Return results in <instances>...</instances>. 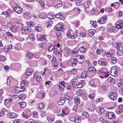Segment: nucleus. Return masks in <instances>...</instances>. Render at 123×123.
Wrapping results in <instances>:
<instances>
[{
  "label": "nucleus",
  "mask_w": 123,
  "mask_h": 123,
  "mask_svg": "<svg viewBox=\"0 0 123 123\" xmlns=\"http://www.w3.org/2000/svg\"><path fill=\"white\" fill-rule=\"evenodd\" d=\"M118 67L114 66L112 67L111 69V74L112 76L116 77L118 71Z\"/></svg>",
  "instance_id": "1"
},
{
  "label": "nucleus",
  "mask_w": 123,
  "mask_h": 123,
  "mask_svg": "<svg viewBox=\"0 0 123 123\" xmlns=\"http://www.w3.org/2000/svg\"><path fill=\"white\" fill-rule=\"evenodd\" d=\"M115 27L117 29H122L123 28V21L121 19L118 20L116 23Z\"/></svg>",
  "instance_id": "2"
},
{
  "label": "nucleus",
  "mask_w": 123,
  "mask_h": 123,
  "mask_svg": "<svg viewBox=\"0 0 123 123\" xmlns=\"http://www.w3.org/2000/svg\"><path fill=\"white\" fill-rule=\"evenodd\" d=\"M13 9L14 11L18 13H20L22 10V8L19 6L18 4L17 3L16 4V5Z\"/></svg>",
  "instance_id": "3"
},
{
  "label": "nucleus",
  "mask_w": 123,
  "mask_h": 123,
  "mask_svg": "<svg viewBox=\"0 0 123 123\" xmlns=\"http://www.w3.org/2000/svg\"><path fill=\"white\" fill-rule=\"evenodd\" d=\"M109 97L111 99L115 100L117 98V95L115 92H112L110 93Z\"/></svg>",
  "instance_id": "4"
},
{
  "label": "nucleus",
  "mask_w": 123,
  "mask_h": 123,
  "mask_svg": "<svg viewBox=\"0 0 123 123\" xmlns=\"http://www.w3.org/2000/svg\"><path fill=\"white\" fill-rule=\"evenodd\" d=\"M22 116L25 118L26 119L29 118L31 116L30 112L29 111L27 112L26 111H25L23 113Z\"/></svg>",
  "instance_id": "5"
},
{
  "label": "nucleus",
  "mask_w": 123,
  "mask_h": 123,
  "mask_svg": "<svg viewBox=\"0 0 123 123\" xmlns=\"http://www.w3.org/2000/svg\"><path fill=\"white\" fill-rule=\"evenodd\" d=\"M70 30H68L67 33V36L69 38H70L72 39H74L76 38L77 37L76 34H74L73 35H71V33L70 32Z\"/></svg>",
  "instance_id": "6"
},
{
  "label": "nucleus",
  "mask_w": 123,
  "mask_h": 123,
  "mask_svg": "<svg viewBox=\"0 0 123 123\" xmlns=\"http://www.w3.org/2000/svg\"><path fill=\"white\" fill-rule=\"evenodd\" d=\"M106 116L110 119H112L115 118L116 117L114 113L111 112H109L106 114Z\"/></svg>",
  "instance_id": "7"
},
{
  "label": "nucleus",
  "mask_w": 123,
  "mask_h": 123,
  "mask_svg": "<svg viewBox=\"0 0 123 123\" xmlns=\"http://www.w3.org/2000/svg\"><path fill=\"white\" fill-rule=\"evenodd\" d=\"M21 30H22V32H25L28 33H29L31 31V28L29 26L25 27Z\"/></svg>",
  "instance_id": "8"
},
{
  "label": "nucleus",
  "mask_w": 123,
  "mask_h": 123,
  "mask_svg": "<svg viewBox=\"0 0 123 123\" xmlns=\"http://www.w3.org/2000/svg\"><path fill=\"white\" fill-rule=\"evenodd\" d=\"M32 72V71L31 69L28 68L26 69V72L24 74L26 76V78H27L28 77V76H27L31 75Z\"/></svg>",
  "instance_id": "9"
},
{
  "label": "nucleus",
  "mask_w": 123,
  "mask_h": 123,
  "mask_svg": "<svg viewBox=\"0 0 123 123\" xmlns=\"http://www.w3.org/2000/svg\"><path fill=\"white\" fill-rule=\"evenodd\" d=\"M70 61L72 66L74 67L77 65V60L75 58H72Z\"/></svg>",
  "instance_id": "10"
},
{
  "label": "nucleus",
  "mask_w": 123,
  "mask_h": 123,
  "mask_svg": "<svg viewBox=\"0 0 123 123\" xmlns=\"http://www.w3.org/2000/svg\"><path fill=\"white\" fill-rule=\"evenodd\" d=\"M56 25L57 27L55 28L56 30L58 31H60L61 32L63 31H64V29L63 26L61 25L60 27H59L58 28V25Z\"/></svg>",
  "instance_id": "11"
},
{
  "label": "nucleus",
  "mask_w": 123,
  "mask_h": 123,
  "mask_svg": "<svg viewBox=\"0 0 123 123\" xmlns=\"http://www.w3.org/2000/svg\"><path fill=\"white\" fill-rule=\"evenodd\" d=\"M28 37L31 40L34 41L35 39L34 35L33 33L29 34L28 35Z\"/></svg>",
  "instance_id": "12"
},
{
  "label": "nucleus",
  "mask_w": 123,
  "mask_h": 123,
  "mask_svg": "<svg viewBox=\"0 0 123 123\" xmlns=\"http://www.w3.org/2000/svg\"><path fill=\"white\" fill-rule=\"evenodd\" d=\"M77 81L74 79L72 80L70 82V83L73 87H75L77 85Z\"/></svg>",
  "instance_id": "13"
},
{
  "label": "nucleus",
  "mask_w": 123,
  "mask_h": 123,
  "mask_svg": "<svg viewBox=\"0 0 123 123\" xmlns=\"http://www.w3.org/2000/svg\"><path fill=\"white\" fill-rule=\"evenodd\" d=\"M20 84L21 87H24L27 85V81L26 80H23L20 82Z\"/></svg>",
  "instance_id": "14"
},
{
  "label": "nucleus",
  "mask_w": 123,
  "mask_h": 123,
  "mask_svg": "<svg viewBox=\"0 0 123 123\" xmlns=\"http://www.w3.org/2000/svg\"><path fill=\"white\" fill-rule=\"evenodd\" d=\"M74 118V119L73 120V121H75L76 123H79L80 122L81 120H80L79 118V117H77L75 118L74 117H71L70 118L71 120L72 119Z\"/></svg>",
  "instance_id": "15"
},
{
  "label": "nucleus",
  "mask_w": 123,
  "mask_h": 123,
  "mask_svg": "<svg viewBox=\"0 0 123 123\" xmlns=\"http://www.w3.org/2000/svg\"><path fill=\"white\" fill-rule=\"evenodd\" d=\"M47 25L48 26H51L53 23L52 21L49 19H48L46 22Z\"/></svg>",
  "instance_id": "16"
},
{
  "label": "nucleus",
  "mask_w": 123,
  "mask_h": 123,
  "mask_svg": "<svg viewBox=\"0 0 123 123\" xmlns=\"http://www.w3.org/2000/svg\"><path fill=\"white\" fill-rule=\"evenodd\" d=\"M18 116V115L14 113H11L9 116V117L11 118H15Z\"/></svg>",
  "instance_id": "17"
},
{
  "label": "nucleus",
  "mask_w": 123,
  "mask_h": 123,
  "mask_svg": "<svg viewBox=\"0 0 123 123\" xmlns=\"http://www.w3.org/2000/svg\"><path fill=\"white\" fill-rule=\"evenodd\" d=\"M19 104L21 107L23 108H25L26 105V104L24 102H20Z\"/></svg>",
  "instance_id": "18"
},
{
  "label": "nucleus",
  "mask_w": 123,
  "mask_h": 123,
  "mask_svg": "<svg viewBox=\"0 0 123 123\" xmlns=\"http://www.w3.org/2000/svg\"><path fill=\"white\" fill-rule=\"evenodd\" d=\"M86 50V49L83 46L81 47L79 51L81 53L85 52Z\"/></svg>",
  "instance_id": "19"
},
{
  "label": "nucleus",
  "mask_w": 123,
  "mask_h": 123,
  "mask_svg": "<svg viewBox=\"0 0 123 123\" xmlns=\"http://www.w3.org/2000/svg\"><path fill=\"white\" fill-rule=\"evenodd\" d=\"M105 21L102 18H100L98 20V22L100 24H103L105 23Z\"/></svg>",
  "instance_id": "20"
},
{
  "label": "nucleus",
  "mask_w": 123,
  "mask_h": 123,
  "mask_svg": "<svg viewBox=\"0 0 123 123\" xmlns=\"http://www.w3.org/2000/svg\"><path fill=\"white\" fill-rule=\"evenodd\" d=\"M55 49L54 46L53 45H51L49 47L48 51L49 52H50L54 50Z\"/></svg>",
  "instance_id": "21"
},
{
  "label": "nucleus",
  "mask_w": 123,
  "mask_h": 123,
  "mask_svg": "<svg viewBox=\"0 0 123 123\" xmlns=\"http://www.w3.org/2000/svg\"><path fill=\"white\" fill-rule=\"evenodd\" d=\"M10 13V10L9 9H8L5 11H3L2 12V14L5 15H7L9 14Z\"/></svg>",
  "instance_id": "22"
},
{
  "label": "nucleus",
  "mask_w": 123,
  "mask_h": 123,
  "mask_svg": "<svg viewBox=\"0 0 123 123\" xmlns=\"http://www.w3.org/2000/svg\"><path fill=\"white\" fill-rule=\"evenodd\" d=\"M86 73V71L83 72L81 75V77L82 78H86L87 76Z\"/></svg>",
  "instance_id": "23"
},
{
  "label": "nucleus",
  "mask_w": 123,
  "mask_h": 123,
  "mask_svg": "<svg viewBox=\"0 0 123 123\" xmlns=\"http://www.w3.org/2000/svg\"><path fill=\"white\" fill-rule=\"evenodd\" d=\"M74 101L77 104H79L80 103V100L79 99V97H75L74 98Z\"/></svg>",
  "instance_id": "24"
},
{
  "label": "nucleus",
  "mask_w": 123,
  "mask_h": 123,
  "mask_svg": "<svg viewBox=\"0 0 123 123\" xmlns=\"http://www.w3.org/2000/svg\"><path fill=\"white\" fill-rule=\"evenodd\" d=\"M118 108H119V110L117 112L118 113L120 114L123 111V106L121 105H119L118 106Z\"/></svg>",
  "instance_id": "25"
},
{
  "label": "nucleus",
  "mask_w": 123,
  "mask_h": 123,
  "mask_svg": "<svg viewBox=\"0 0 123 123\" xmlns=\"http://www.w3.org/2000/svg\"><path fill=\"white\" fill-rule=\"evenodd\" d=\"M65 101L64 99H61L58 102V104L60 105H62L65 103Z\"/></svg>",
  "instance_id": "26"
},
{
  "label": "nucleus",
  "mask_w": 123,
  "mask_h": 123,
  "mask_svg": "<svg viewBox=\"0 0 123 123\" xmlns=\"http://www.w3.org/2000/svg\"><path fill=\"white\" fill-rule=\"evenodd\" d=\"M117 58L114 57H111V61L113 63H116L117 61Z\"/></svg>",
  "instance_id": "27"
},
{
  "label": "nucleus",
  "mask_w": 123,
  "mask_h": 123,
  "mask_svg": "<svg viewBox=\"0 0 123 123\" xmlns=\"http://www.w3.org/2000/svg\"><path fill=\"white\" fill-rule=\"evenodd\" d=\"M13 101L12 99L11 98H8L6 99L4 101V103L6 104L8 103H10Z\"/></svg>",
  "instance_id": "28"
},
{
  "label": "nucleus",
  "mask_w": 123,
  "mask_h": 123,
  "mask_svg": "<svg viewBox=\"0 0 123 123\" xmlns=\"http://www.w3.org/2000/svg\"><path fill=\"white\" fill-rule=\"evenodd\" d=\"M98 64L102 66H106V62L102 61H99L98 62Z\"/></svg>",
  "instance_id": "29"
},
{
  "label": "nucleus",
  "mask_w": 123,
  "mask_h": 123,
  "mask_svg": "<svg viewBox=\"0 0 123 123\" xmlns=\"http://www.w3.org/2000/svg\"><path fill=\"white\" fill-rule=\"evenodd\" d=\"M35 29L37 31L40 32L42 30V28L40 26H36L35 27Z\"/></svg>",
  "instance_id": "30"
},
{
  "label": "nucleus",
  "mask_w": 123,
  "mask_h": 123,
  "mask_svg": "<svg viewBox=\"0 0 123 123\" xmlns=\"http://www.w3.org/2000/svg\"><path fill=\"white\" fill-rule=\"evenodd\" d=\"M26 57L30 59H32L33 57L32 54L31 53H28L27 54Z\"/></svg>",
  "instance_id": "31"
},
{
  "label": "nucleus",
  "mask_w": 123,
  "mask_h": 123,
  "mask_svg": "<svg viewBox=\"0 0 123 123\" xmlns=\"http://www.w3.org/2000/svg\"><path fill=\"white\" fill-rule=\"evenodd\" d=\"M47 118L48 122L50 123H52L54 120V118H51L49 117H47Z\"/></svg>",
  "instance_id": "32"
},
{
  "label": "nucleus",
  "mask_w": 123,
  "mask_h": 123,
  "mask_svg": "<svg viewBox=\"0 0 123 123\" xmlns=\"http://www.w3.org/2000/svg\"><path fill=\"white\" fill-rule=\"evenodd\" d=\"M117 53L118 54L120 55H122L123 54V51L122 49H120L117 50Z\"/></svg>",
  "instance_id": "33"
},
{
  "label": "nucleus",
  "mask_w": 123,
  "mask_h": 123,
  "mask_svg": "<svg viewBox=\"0 0 123 123\" xmlns=\"http://www.w3.org/2000/svg\"><path fill=\"white\" fill-rule=\"evenodd\" d=\"M35 78L37 82H39L41 80V77L39 75L37 76Z\"/></svg>",
  "instance_id": "34"
},
{
  "label": "nucleus",
  "mask_w": 123,
  "mask_h": 123,
  "mask_svg": "<svg viewBox=\"0 0 123 123\" xmlns=\"http://www.w3.org/2000/svg\"><path fill=\"white\" fill-rule=\"evenodd\" d=\"M45 36L43 34H41L40 37L38 38L39 40L40 41H43L45 39Z\"/></svg>",
  "instance_id": "35"
},
{
  "label": "nucleus",
  "mask_w": 123,
  "mask_h": 123,
  "mask_svg": "<svg viewBox=\"0 0 123 123\" xmlns=\"http://www.w3.org/2000/svg\"><path fill=\"white\" fill-rule=\"evenodd\" d=\"M71 70L72 74H75L77 71V69L75 68H73Z\"/></svg>",
  "instance_id": "36"
},
{
  "label": "nucleus",
  "mask_w": 123,
  "mask_h": 123,
  "mask_svg": "<svg viewBox=\"0 0 123 123\" xmlns=\"http://www.w3.org/2000/svg\"><path fill=\"white\" fill-rule=\"evenodd\" d=\"M90 23L94 27H95L97 26L96 22L95 21H91L90 22Z\"/></svg>",
  "instance_id": "37"
},
{
  "label": "nucleus",
  "mask_w": 123,
  "mask_h": 123,
  "mask_svg": "<svg viewBox=\"0 0 123 123\" xmlns=\"http://www.w3.org/2000/svg\"><path fill=\"white\" fill-rule=\"evenodd\" d=\"M79 49L78 48H76L75 49H74L73 50V53H74L76 54L78 52Z\"/></svg>",
  "instance_id": "38"
},
{
  "label": "nucleus",
  "mask_w": 123,
  "mask_h": 123,
  "mask_svg": "<svg viewBox=\"0 0 123 123\" xmlns=\"http://www.w3.org/2000/svg\"><path fill=\"white\" fill-rule=\"evenodd\" d=\"M25 87H21L18 88V91L19 92H23L25 91Z\"/></svg>",
  "instance_id": "39"
},
{
  "label": "nucleus",
  "mask_w": 123,
  "mask_h": 123,
  "mask_svg": "<svg viewBox=\"0 0 123 123\" xmlns=\"http://www.w3.org/2000/svg\"><path fill=\"white\" fill-rule=\"evenodd\" d=\"M56 33L57 37L59 39H60L61 37V34L62 33L61 32H57Z\"/></svg>",
  "instance_id": "40"
},
{
  "label": "nucleus",
  "mask_w": 123,
  "mask_h": 123,
  "mask_svg": "<svg viewBox=\"0 0 123 123\" xmlns=\"http://www.w3.org/2000/svg\"><path fill=\"white\" fill-rule=\"evenodd\" d=\"M114 3H116L115 4V8H116L115 7H116V8H115L116 9H117L120 6V4L119 2H117Z\"/></svg>",
  "instance_id": "41"
},
{
  "label": "nucleus",
  "mask_w": 123,
  "mask_h": 123,
  "mask_svg": "<svg viewBox=\"0 0 123 123\" xmlns=\"http://www.w3.org/2000/svg\"><path fill=\"white\" fill-rule=\"evenodd\" d=\"M74 24L76 27H78L80 24V22L77 21H75L74 22Z\"/></svg>",
  "instance_id": "42"
},
{
  "label": "nucleus",
  "mask_w": 123,
  "mask_h": 123,
  "mask_svg": "<svg viewBox=\"0 0 123 123\" xmlns=\"http://www.w3.org/2000/svg\"><path fill=\"white\" fill-rule=\"evenodd\" d=\"M84 60V57H81V59H79V60H78V61L79 63L81 64L83 62Z\"/></svg>",
  "instance_id": "43"
},
{
  "label": "nucleus",
  "mask_w": 123,
  "mask_h": 123,
  "mask_svg": "<svg viewBox=\"0 0 123 123\" xmlns=\"http://www.w3.org/2000/svg\"><path fill=\"white\" fill-rule=\"evenodd\" d=\"M38 106L39 108L40 109H42L43 108L44 105L42 103H40L39 104Z\"/></svg>",
  "instance_id": "44"
},
{
  "label": "nucleus",
  "mask_w": 123,
  "mask_h": 123,
  "mask_svg": "<svg viewBox=\"0 0 123 123\" xmlns=\"http://www.w3.org/2000/svg\"><path fill=\"white\" fill-rule=\"evenodd\" d=\"M11 79V78L10 77H9L7 78V81L6 82V84L7 85H8L9 84Z\"/></svg>",
  "instance_id": "45"
},
{
  "label": "nucleus",
  "mask_w": 123,
  "mask_h": 123,
  "mask_svg": "<svg viewBox=\"0 0 123 123\" xmlns=\"http://www.w3.org/2000/svg\"><path fill=\"white\" fill-rule=\"evenodd\" d=\"M39 2L40 3L41 6L43 7L45 5L43 1L42 0H40L39 1Z\"/></svg>",
  "instance_id": "46"
},
{
  "label": "nucleus",
  "mask_w": 123,
  "mask_h": 123,
  "mask_svg": "<svg viewBox=\"0 0 123 123\" xmlns=\"http://www.w3.org/2000/svg\"><path fill=\"white\" fill-rule=\"evenodd\" d=\"M121 44H117V46L116 47V49H122V48L121 47Z\"/></svg>",
  "instance_id": "47"
},
{
  "label": "nucleus",
  "mask_w": 123,
  "mask_h": 123,
  "mask_svg": "<svg viewBox=\"0 0 123 123\" xmlns=\"http://www.w3.org/2000/svg\"><path fill=\"white\" fill-rule=\"evenodd\" d=\"M54 53H55L56 54H60V51L58 50V49H55L54 51Z\"/></svg>",
  "instance_id": "48"
},
{
  "label": "nucleus",
  "mask_w": 123,
  "mask_h": 123,
  "mask_svg": "<svg viewBox=\"0 0 123 123\" xmlns=\"http://www.w3.org/2000/svg\"><path fill=\"white\" fill-rule=\"evenodd\" d=\"M89 31L90 33L92 34H94L95 33V30L93 29H91L89 30Z\"/></svg>",
  "instance_id": "49"
},
{
  "label": "nucleus",
  "mask_w": 123,
  "mask_h": 123,
  "mask_svg": "<svg viewBox=\"0 0 123 123\" xmlns=\"http://www.w3.org/2000/svg\"><path fill=\"white\" fill-rule=\"evenodd\" d=\"M59 83L60 84H59V85L62 86L63 87H64L65 84V83L64 81H62L61 82H60Z\"/></svg>",
  "instance_id": "50"
},
{
  "label": "nucleus",
  "mask_w": 123,
  "mask_h": 123,
  "mask_svg": "<svg viewBox=\"0 0 123 123\" xmlns=\"http://www.w3.org/2000/svg\"><path fill=\"white\" fill-rule=\"evenodd\" d=\"M96 69L95 68L92 67H91L88 70H87V72H88L90 71H95Z\"/></svg>",
  "instance_id": "51"
},
{
  "label": "nucleus",
  "mask_w": 123,
  "mask_h": 123,
  "mask_svg": "<svg viewBox=\"0 0 123 123\" xmlns=\"http://www.w3.org/2000/svg\"><path fill=\"white\" fill-rule=\"evenodd\" d=\"M107 14H105L102 18L105 22L107 19Z\"/></svg>",
  "instance_id": "52"
},
{
  "label": "nucleus",
  "mask_w": 123,
  "mask_h": 123,
  "mask_svg": "<svg viewBox=\"0 0 123 123\" xmlns=\"http://www.w3.org/2000/svg\"><path fill=\"white\" fill-rule=\"evenodd\" d=\"M89 84L90 86H92L93 87H95L96 86L95 84L91 80Z\"/></svg>",
  "instance_id": "53"
},
{
  "label": "nucleus",
  "mask_w": 123,
  "mask_h": 123,
  "mask_svg": "<svg viewBox=\"0 0 123 123\" xmlns=\"http://www.w3.org/2000/svg\"><path fill=\"white\" fill-rule=\"evenodd\" d=\"M46 115V113L44 111H42L41 113V116L42 117H43Z\"/></svg>",
  "instance_id": "54"
},
{
  "label": "nucleus",
  "mask_w": 123,
  "mask_h": 123,
  "mask_svg": "<svg viewBox=\"0 0 123 123\" xmlns=\"http://www.w3.org/2000/svg\"><path fill=\"white\" fill-rule=\"evenodd\" d=\"M100 121L102 123H108V121H105L102 118H101L100 119Z\"/></svg>",
  "instance_id": "55"
},
{
  "label": "nucleus",
  "mask_w": 123,
  "mask_h": 123,
  "mask_svg": "<svg viewBox=\"0 0 123 123\" xmlns=\"http://www.w3.org/2000/svg\"><path fill=\"white\" fill-rule=\"evenodd\" d=\"M82 115H84L87 118L88 117V114L87 112H83L82 113Z\"/></svg>",
  "instance_id": "56"
},
{
  "label": "nucleus",
  "mask_w": 123,
  "mask_h": 123,
  "mask_svg": "<svg viewBox=\"0 0 123 123\" xmlns=\"http://www.w3.org/2000/svg\"><path fill=\"white\" fill-rule=\"evenodd\" d=\"M88 97L90 99H93L94 97V95L93 94H90L89 95Z\"/></svg>",
  "instance_id": "57"
},
{
  "label": "nucleus",
  "mask_w": 123,
  "mask_h": 123,
  "mask_svg": "<svg viewBox=\"0 0 123 123\" xmlns=\"http://www.w3.org/2000/svg\"><path fill=\"white\" fill-rule=\"evenodd\" d=\"M100 87L102 89L104 90H105L106 88V86L104 85H101L100 86Z\"/></svg>",
  "instance_id": "58"
},
{
  "label": "nucleus",
  "mask_w": 123,
  "mask_h": 123,
  "mask_svg": "<svg viewBox=\"0 0 123 123\" xmlns=\"http://www.w3.org/2000/svg\"><path fill=\"white\" fill-rule=\"evenodd\" d=\"M83 56L82 55H77L76 57V59L78 60L79 59H81V57H83Z\"/></svg>",
  "instance_id": "59"
},
{
  "label": "nucleus",
  "mask_w": 123,
  "mask_h": 123,
  "mask_svg": "<svg viewBox=\"0 0 123 123\" xmlns=\"http://www.w3.org/2000/svg\"><path fill=\"white\" fill-rule=\"evenodd\" d=\"M7 26L10 29H12V24L10 23H8Z\"/></svg>",
  "instance_id": "60"
},
{
  "label": "nucleus",
  "mask_w": 123,
  "mask_h": 123,
  "mask_svg": "<svg viewBox=\"0 0 123 123\" xmlns=\"http://www.w3.org/2000/svg\"><path fill=\"white\" fill-rule=\"evenodd\" d=\"M5 112L3 110H2L0 112V117H1L4 115Z\"/></svg>",
  "instance_id": "61"
},
{
  "label": "nucleus",
  "mask_w": 123,
  "mask_h": 123,
  "mask_svg": "<svg viewBox=\"0 0 123 123\" xmlns=\"http://www.w3.org/2000/svg\"><path fill=\"white\" fill-rule=\"evenodd\" d=\"M34 122V120L32 119H30L27 121L28 123H33Z\"/></svg>",
  "instance_id": "62"
},
{
  "label": "nucleus",
  "mask_w": 123,
  "mask_h": 123,
  "mask_svg": "<svg viewBox=\"0 0 123 123\" xmlns=\"http://www.w3.org/2000/svg\"><path fill=\"white\" fill-rule=\"evenodd\" d=\"M17 27L15 26L13 27L12 28V30L14 32H16L17 31Z\"/></svg>",
  "instance_id": "63"
},
{
  "label": "nucleus",
  "mask_w": 123,
  "mask_h": 123,
  "mask_svg": "<svg viewBox=\"0 0 123 123\" xmlns=\"http://www.w3.org/2000/svg\"><path fill=\"white\" fill-rule=\"evenodd\" d=\"M20 121L19 119H15L13 121L14 123H18Z\"/></svg>",
  "instance_id": "64"
}]
</instances>
